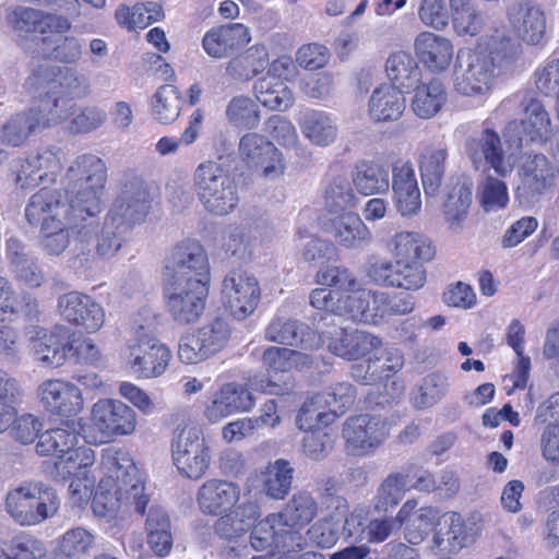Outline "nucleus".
Returning a JSON list of instances; mask_svg holds the SVG:
<instances>
[{
  "label": "nucleus",
  "instance_id": "f257e3e1",
  "mask_svg": "<svg viewBox=\"0 0 559 559\" xmlns=\"http://www.w3.org/2000/svg\"><path fill=\"white\" fill-rule=\"evenodd\" d=\"M107 179L105 163L94 154L76 156L68 167L63 186L74 211L93 218L102 212V197Z\"/></svg>",
  "mask_w": 559,
  "mask_h": 559
},
{
  "label": "nucleus",
  "instance_id": "f03ea898",
  "mask_svg": "<svg viewBox=\"0 0 559 559\" xmlns=\"http://www.w3.org/2000/svg\"><path fill=\"white\" fill-rule=\"evenodd\" d=\"M99 219L74 211L71 215L46 223L41 231V246L49 255L61 254L70 245L71 234L75 235L74 264L88 266L93 258L92 241L98 230Z\"/></svg>",
  "mask_w": 559,
  "mask_h": 559
},
{
  "label": "nucleus",
  "instance_id": "7ed1b4c3",
  "mask_svg": "<svg viewBox=\"0 0 559 559\" xmlns=\"http://www.w3.org/2000/svg\"><path fill=\"white\" fill-rule=\"evenodd\" d=\"M193 188L203 207L214 215L230 213L238 203L237 185L222 164L206 160L193 173Z\"/></svg>",
  "mask_w": 559,
  "mask_h": 559
},
{
  "label": "nucleus",
  "instance_id": "20e7f679",
  "mask_svg": "<svg viewBox=\"0 0 559 559\" xmlns=\"http://www.w3.org/2000/svg\"><path fill=\"white\" fill-rule=\"evenodd\" d=\"M99 469L103 474L100 484L118 486V491H126V499L134 506V510L144 514L148 504V496L144 492L139 469L128 452L107 448L102 452Z\"/></svg>",
  "mask_w": 559,
  "mask_h": 559
},
{
  "label": "nucleus",
  "instance_id": "39448f33",
  "mask_svg": "<svg viewBox=\"0 0 559 559\" xmlns=\"http://www.w3.org/2000/svg\"><path fill=\"white\" fill-rule=\"evenodd\" d=\"M60 506L53 488L43 483L27 484L7 495L8 513L21 525H37L52 518Z\"/></svg>",
  "mask_w": 559,
  "mask_h": 559
},
{
  "label": "nucleus",
  "instance_id": "423d86ee",
  "mask_svg": "<svg viewBox=\"0 0 559 559\" xmlns=\"http://www.w3.org/2000/svg\"><path fill=\"white\" fill-rule=\"evenodd\" d=\"M136 425L138 416L132 407L120 400L102 399L91 412L90 429L93 435L85 438L96 444L106 443L117 437L132 435Z\"/></svg>",
  "mask_w": 559,
  "mask_h": 559
},
{
  "label": "nucleus",
  "instance_id": "0eeeda50",
  "mask_svg": "<svg viewBox=\"0 0 559 559\" xmlns=\"http://www.w3.org/2000/svg\"><path fill=\"white\" fill-rule=\"evenodd\" d=\"M390 426L385 418L360 414L348 417L342 428L345 451L352 456H369L388 439Z\"/></svg>",
  "mask_w": 559,
  "mask_h": 559
},
{
  "label": "nucleus",
  "instance_id": "6e6552de",
  "mask_svg": "<svg viewBox=\"0 0 559 559\" xmlns=\"http://www.w3.org/2000/svg\"><path fill=\"white\" fill-rule=\"evenodd\" d=\"M164 282L210 284L211 273L207 254L200 242L183 240L177 243L166 260Z\"/></svg>",
  "mask_w": 559,
  "mask_h": 559
},
{
  "label": "nucleus",
  "instance_id": "1a4fd4ad",
  "mask_svg": "<svg viewBox=\"0 0 559 559\" xmlns=\"http://www.w3.org/2000/svg\"><path fill=\"white\" fill-rule=\"evenodd\" d=\"M171 453L174 464L188 478H201L210 466V449L197 427H178L174 431Z\"/></svg>",
  "mask_w": 559,
  "mask_h": 559
},
{
  "label": "nucleus",
  "instance_id": "9d476101",
  "mask_svg": "<svg viewBox=\"0 0 559 559\" xmlns=\"http://www.w3.org/2000/svg\"><path fill=\"white\" fill-rule=\"evenodd\" d=\"M498 73L484 52H459L453 72L454 90L463 96L486 95L492 90Z\"/></svg>",
  "mask_w": 559,
  "mask_h": 559
},
{
  "label": "nucleus",
  "instance_id": "9b49d317",
  "mask_svg": "<svg viewBox=\"0 0 559 559\" xmlns=\"http://www.w3.org/2000/svg\"><path fill=\"white\" fill-rule=\"evenodd\" d=\"M225 307L237 320H245L257 309L261 288L258 278L246 270H231L222 284Z\"/></svg>",
  "mask_w": 559,
  "mask_h": 559
},
{
  "label": "nucleus",
  "instance_id": "f8f14e48",
  "mask_svg": "<svg viewBox=\"0 0 559 559\" xmlns=\"http://www.w3.org/2000/svg\"><path fill=\"white\" fill-rule=\"evenodd\" d=\"M167 309L179 324H190L199 320L205 308L209 285L197 282H164Z\"/></svg>",
  "mask_w": 559,
  "mask_h": 559
},
{
  "label": "nucleus",
  "instance_id": "ddd939ff",
  "mask_svg": "<svg viewBox=\"0 0 559 559\" xmlns=\"http://www.w3.org/2000/svg\"><path fill=\"white\" fill-rule=\"evenodd\" d=\"M518 105L523 111L521 124L526 136L531 141L546 143L552 136V126L543 102L531 91H524L504 98L497 110L508 114Z\"/></svg>",
  "mask_w": 559,
  "mask_h": 559
},
{
  "label": "nucleus",
  "instance_id": "4468645a",
  "mask_svg": "<svg viewBox=\"0 0 559 559\" xmlns=\"http://www.w3.org/2000/svg\"><path fill=\"white\" fill-rule=\"evenodd\" d=\"M151 202L148 183L140 177H131L123 182L121 191L107 215L121 221L133 229L145 218Z\"/></svg>",
  "mask_w": 559,
  "mask_h": 559
},
{
  "label": "nucleus",
  "instance_id": "2eb2a0df",
  "mask_svg": "<svg viewBox=\"0 0 559 559\" xmlns=\"http://www.w3.org/2000/svg\"><path fill=\"white\" fill-rule=\"evenodd\" d=\"M58 311L60 316L69 323L94 333L98 331L105 322V310L91 296L70 292L58 298Z\"/></svg>",
  "mask_w": 559,
  "mask_h": 559
},
{
  "label": "nucleus",
  "instance_id": "dca6fc26",
  "mask_svg": "<svg viewBox=\"0 0 559 559\" xmlns=\"http://www.w3.org/2000/svg\"><path fill=\"white\" fill-rule=\"evenodd\" d=\"M239 155L248 166L261 169L264 177L276 178L284 173L281 152L261 134H245L239 142Z\"/></svg>",
  "mask_w": 559,
  "mask_h": 559
},
{
  "label": "nucleus",
  "instance_id": "f3484780",
  "mask_svg": "<svg viewBox=\"0 0 559 559\" xmlns=\"http://www.w3.org/2000/svg\"><path fill=\"white\" fill-rule=\"evenodd\" d=\"M28 85L36 90H58L73 100L75 97L85 96L88 86L83 76L71 68H60L49 63L36 68L27 80Z\"/></svg>",
  "mask_w": 559,
  "mask_h": 559
},
{
  "label": "nucleus",
  "instance_id": "a211bd4d",
  "mask_svg": "<svg viewBox=\"0 0 559 559\" xmlns=\"http://www.w3.org/2000/svg\"><path fill=\"white\" fill-rule=\"evenodd\" d=\"M466 152L476 169L488 165L502 177L512 170V166L506 157L501 139L491 129H485L479 134L469 138L466 142Z\"/></svg>",
  "mask_w": 559,
  "mask_h": 559
},
{
  "label": "nucleus",
  "instance_id": "6ab92c4d",
  "mask_svg": "<svg viewBox=\"0 0 559 559\" xmlns=\"http://www.w3.org/2000/svg\"><path fill=\"white\" fill-rule=\"evenodd\" d=\"M171 352L155 338H142L129 345L128 364L140 378H155L163 374L170 361Z\"/></svg>",
  "mask_w": 559,
  "mask_h": 559
},
{
  "label": "nucleus",
  "instance_id": "aec40b11",
  "mask_svg": "<svg viewBox=\"0 0 559 559\" xmlns=\"http://www.w3.org/2000/svg\"><path fill=\"white\" fill-rule=\"evenodd\" d=\"M392 191L395 207L402 216L412 217L420 212V190L409 160L399 159L392 165Z\"/></svg>",
  "mask_w": 559,
  "mask_h": 559
},
{
  "label": "nucleus",
  "instance_id": "412c9836",
  "mask_svg": "<svg viewBox=\"0 0 559 559\" xmlns=\"http://www.w3.org/2000/svg\"><path fill=\"white\" fill-rule=\"evenodd\" d=\"M507 19L523 41L537 45L546 33V16L540 7L531 0H518L507 9Z\"/></svg>",
  "mask_w": 559,
  "mask_h": 559
},
{
  "label": "nucleus",
  "instance_id": "4be33fe9",
  "mask_svg": "<svg viewBox=\"0 0 559 559\" xmlns=\"http://www.w3.org/2000/svg\"><path fill=\"white\" fill-rule=\"evenodd\" d=\"M8 22L19 33L64 34L71 29V22L66 16L45 13L41 10L16 7L8 14Z\"/></svg>",
  "mask_w": 559,
  "mask_h": 559
},
{
  "label": "nucleus",
  "instance_id": "5701e85b",
  "mask_svg": "<svg viewBox=\"0 0 559 559\" xmlns=\"http://www.w3.org/2000/svg\"><path fill=\"white\" fill-rule=\"evenodd\" d=\"M38 397L43 406L51 414L74 416L83 409L80 389L63 380H46L38 388Z\"/></svg>",
  "mask_w": 559,
  "mask_h": 559
},
{
  "label": "nucleus",
  "instance_id": "b1692460",
  "mask_svg": "<svg viewBox=\"0 0 559 559\" xmlns=\"http://www.w3.org/2000/svg\"><path fill=\"white\" fill-rule=\"evenodd\" d=\"M323 337L328 341V347L333 354L348 360L366 356L381 346V340L378 336L360 330L347 331L343 328H334L333 332L324 331Z\"/></svg>",
  "mask_w": 559,
  "mask_h": 559
},
{
  "label": "nucleus",
  "instance_id": "393cba45",
  "mask_svg": "<svg viewBox=\"0 0 559 559\" xmlns=\"http://www.w3.org/2000/svg\"><path fill=\"white\" fill-rule=\"evenodd\" d=\"M251 40L250 31L240 23H230L207 31L202 46L205 52L216 59L228 58Z\"/></svg>",
  "mask_w": 559,
  "mask_h": 559
},
{
  "label": "nucleus",
  "instance_id": "a878e982",
  "mask_svg": "<svg viewBox=\"0 0 559 559\" xmlns=\"http://www.w3.org/2000/svg\"><path fill=\"white\" fill-rule=\"evenodd\" d=\"M73 212L72 202L68 198L67 202H63L58 190L43 188L29 199L25 207V217L31 225H40L43 228L46 223L64 218Z\"/></svg>",
  "mask_w": 559,
  "mask_h": 559
},
{
  "label": "nucleus",
  "instance_id": "bb28decb",
  "mask_svg": "<svg viewBox=\"0 0 559 559\" xmlns=\"http://www.w3.org/2000/svg\"><path fill=\"white\" fill-rule=\"evenodd\" d=\"M476 532L457 512L442 514L435 528L433 544L441 550L456 552L473 544Z\"/></svg>",
  "mask_w": 559,
  "mask_h": 559
},
{
  "label": "nucleus",
  "instance_id": "cd10ccee",
  "mask_svg": "<svg viewBox=\"0 0 559 559\" xmlns=\"http://www.w3.org/2000/svg\"><path fill=\"white\" fill-rule=\"evenodd\" d=\"M386 293L360 288L354 294L344 296V308L353 320L378 324L386 319L385 313Z\"/></svg>",
  "mask_w": 559,
  "mask_h": 559
},
{
  "label": "nucleus",
  "instance_id": "c85d7f7f",
  "mask_svg": "<svg viewBox=\"0 0 559 559\" xmlns=\"http://www.w3.org/2000/svg\"><path fill=\"white\" fill-rule=\"evenodd\" d=\"M335 242L347 249H359L371 242L372 235L358 214L353 211L337 214L325 225Z\"/></svg>",
  "mask_w": 559,
  "mask_h": 559
},
{
  "label": "nucleus",
  "instance_id": "c756f323",
  "mask_svg": "<svg viewBox=\"0 0 559 559\" xmlns=\"http://www.w3.org/2000/svg\"><path fill=\"white\" fill-rule=\"evenodd\" d=\"M253 404L252 394L245 386L227 383L213 395L205 416L211 423H217L235 413L249 411Z\"/></svg>",
  "mask_w": 559,
  "mask_h": 559
},
{
  "label": "nucleus",
  "instance_id": "7c9ffc66",
  "mask_svg": "<svg viewBox=\"0 0 559 559\" xmlns=\"http://www.w3.org/2000/svg\"><path fill=\"white\" fill-rule=\"evenodd\" d=\"M414 46L418 59L431 71H443L452 61L453 46L443 36L423 32L416 37Z\"/></svg>",
  "mask_w": 559,
  "mask_h": 559
},
{
  "label": "nucleus",
  "instance_id": "2f4dec72",
  "mask_svg": "<svg viewBox=\"0 0 559 559\" xmlns=\"http://www.w3.org/2000/svg\"><path fill=\"white\" fill-rule=\"evenodd\" d=\"M46 90L45 96L29 107L43 131L66 121L74 114L75 107L73 100L58 90Z\"/></svg>",
  "mask_w": 559,
  "mask_h": 559
},
{
  "label": "nucleus",
  "instance_id": "473e14b6",
  "mask_svg": "<svg viewBox=\"0 0 559 559\" xmlns=\"http://www.w3.org/2000/svg\"><path fill=\"white\" fill-rule=\"evenodd\" d=\"M43 132L31 108L15 112L0 126V143L9 147H23Z\"/></svg>",
  "mask_w": 559,
  "mask_h": 559
},
{
  "label": "nucleus",
  "instance_id": "72a5a7b5",
  "mask_svg": "<svg viewBox=\"0 0 559 559\" xmlns=\"http://www.w3.org/2000/svg\"><path fill=\"white\" fill-rule=\"evenodd\" d=\"M557 173L545 155H530L522 166V188L531 197L542 195L554 186Z\"/></svg>",
  "mask_w": 559,
  "mask_h": 559
},
{
  "label": "nucleus",
  "instance_id": "f704fd0d",
  "mask_svg": "<svg viewBox=\"0 0 559 559\" xmlns=\"http://www.w3.org/2000/svg\"><path fill=\"white\" fill-rule=\"evenodd\" d=\"M259 516L258 504L251 501L245 502L216 520L214 531L223 539L235 540L250 531Z\"/></svg>",
  "mask_w": 559,
  "mask_h": 559
},
{
  "label": "nucleus",
  "instance_id": "c9c22d12",
  "mask_svg": "<svg viewBox=\"0 0 559 559\" xmlns=\"http://www.w3.org/2000/svg\"><path fill=\"white\" fill-rule=\"evenodd\" d=\"M299 127L302 135L316 146H329L337 139V124L325 111L307 110L299 119Z\"/></svg>",
  "mask_w": 559,
  "mask_h": 559
},
{
  "label": "nucleus",
  "instance_id": "e433bc0d",
  "mask_svg": "<svg viewBox=\"0 0 559 559\" xmlns=\"http://www.w3.org/2000/svg\"><path fill=\"white\" fill-rule=\"evenodd\" d=\"M147 544L158 556L165 557L173 547L171 522L167 511L157 504H152L145 520Z\"/></svg>",
  "mask_w": 559,
  "mask_h": 559
},
{
  "label": "nucleus",
  "instance_id": "4c0bfd02",
  "mask_svg": "<svg viewBox=\"0 0 559 559\" xmlns=\"http://www.w3.org/2000/svg\"><path fill=\"white\" fill-rule=\"evenodd\" d=\"M448 151L441 146H427L419 160V169L425 194L436 197L439 193L445 174Z\"/></svg>",
  "mask_w": 559,
  "mask_h": 559
},
{
  "label": "nucleus",
  "instance_id": "58836bf2",
  "mask_svg": "<svg viewBox=\"0 0 559 559\" xmlns=\"http://www.w3.org/2000/svg\"><path fill=\"white\" fill-rule=\"evenodd\" d=\"M239 489L233 483L212 479L202 485L198 501L203 512L217 514L238 500Z\"/></svg>",
  "mask_w": 559,
  "mask_h": 559
},
{
  "label": "nucleus",
  "instance_id": "ea45409f",
  "mask_svg": "<svg viewBox=\"0 0 559 559\" xmlns=\"http://www.w3.org/2000/svg\"><path fill=\"white\" fill-rule=\"evenodd\" d=\"M405 110V98L401 90L384 84L376 88L369 100V114L377 121L397 120Z\"/></svg>",
  "mask_w": 559,
  "mask_h": 559
},
{
  "label": "nucleus",
  "instance_id": "a19ab883",
  "mask_svg": "<svg viewBox=\"0 0 559 559\" xmlns=\"http://www.w3.org/2000/svg\"><path fill=\"white\" fill-rule=\"evenodd\" d=\"M472 204V189L465 183L457 182L447 192L441 210L449 228L459 233L468 215Z\"/></svg>",
  "mask_w": 559,
  "mask_h": 559
},
{
  "label": "nucleus",
  "instance_id": "79ce46f5",
  "mask_svg": "<svg viewBox=\"0 0 559 559\" xmlns=\"http://www.w3.org/2000/svg\"><path fill=\"white\" fill-rule=\"evenodd\" d=\"M79 443V433L74 421L64 426L49 429L39 436L36 452L40 455H56L58 461L63 459Z\"/></svg>",
  "mask_w": 559,
  "mask_h": 559
},
{
  "label": "nucleus",
  "instance_id": "37998d69",
  "mask_svg": "<svg viewBox=\"0 0 559 559\" xmlns=\"http://www.w3.org/2000/svg\"><path fill=\"white\" fill-rule=\"evenodd\" d=\"M396 259L417 262L429 261L435 255L430 240L421 233L400 231L390 242Z\"/></svg>",
  "mask_w": 559,
  "mask_h": 559
},
{
  "label": "nucleus",
  "instance_id": "c03bdc74",
  "mask_svg": "<svg viewBox=\"0 0 559 559\" xmlns=\"http://www.w3.org/2000/svg\"><path fill=\"white\" fill-rule=\"evenodd\" d=\"M385 72L392 86L401 91L413 88L420 81V69L417 61L405 51H397L389 56L385 62Z\"/></svg>",
  "mask_w": 559,
  "mask_h": 559
},
{
  "label": "nucleus",
  "instance_id": "a18cd8bd",
  "mask_svg": "<svg viewBox=\"0 0 559 559\" xmlns=\"http://www.w3.org/2000/svg\"><path fill=\"white\" fill-rule=\"evenodd\" d=\"M414 92L412 109L421 119L436 116L447 102L445 87L439 79L416 86Z\"/></svg>",
  "mask_w": 559,
  "mask_h": 559
},
{
  "label": "nucleus",
  "instance_id": "49530a36",
  "mask_svg": "<svg viewBox=\"0 0 559 559\" xmlns=\"http://www.w3.org/2000/svg\"><path fill=\"white\" fill-rule=\"evenodd\" d=\"M253 91L257 99L272 110L284 111L294 103V95L290 88L274 76L265 75L259 79Z\"/></svg>",
  "mask_w": 559,
  "mask_h": 559
},
{
  "label": "nucleus",
  "instance_id": "de8ad7c7",
  "mask_svg": "<svg viewBox=\"0 0 559 559\" xmlns=\"http://www.w3.org/2000/svg\"><path fill=\"white\" fill-rule=\"evenodd\" d=\"M182 104L179 90L173 84H164L151 97V115L157 122L170 124L179 117Z\"/></svg>",
  "mask_w": 559,
  "mask_h": 559
},
{
  "label": "nucleus",
  "instance_id": "09e8293b",
  "mask_svg": "<svg viewBox=\"0 0 559 559\" xmlns=\"http://www.w3.org/2000/svg\"><path fill=\"white\" fill-rule=\"evenodd\" d=\"M269 64V51L264 45L250 47L245 53L233 58L226 68V72L236 80L249 81L266 68Z\"/></svg>",
  "mask_w": 559,
  "mask_h": 559
},
{
  "label": "nucleus",
  "instance_id": "8fccbe9b",
  "mask_svg": "<svg viewBox=\"0 0 559 559\" xmlns=\"http://www.w3.org/2000/svg\"><path fill=\"white\" fill-rule=\"evenodd\" d=\"M115 16L118 24L128 29H143L164 19V11L159 3L147 1L136 3L132 8L121 4L116 10Z\"/></svg>",
  "mask_w": 559,
  "mask_h": 559
},
{
  "label": "nucleus",
  "instance_id": "3c124183",
  "mask_svg": "<svg viewBox=\"0 0 559 559\" xmlns=\"http://www.w3.org/2000/svg\"><path fill=\"white\" fill-rule=\"evenodd\" d=\"M8 255L19 281L32 288L39 287L44 283L43 271L36 261L27 255L25 248L19 241L11 239L8 242Z\"/></svg>",
  "mask_w": 559,
  "mask_h": 559
},
{
  "label": "nucleus",
  "instance_id": "603ef678",
  "mask_svg": "<svg viewBox=\"0 0 559 559\" xmlns=\"http://www.w3.org/2000/svg\"><path fill=\"white\" fill-rule=\"evenodd\" d=\"M353 182L364 195L383 193L389 190V174L384 167L374 162H361L356 166Z\"/></svg>",
  "mask_w": 559,
  "mask_h": 559
},
{
  "label": "nucleus",
  "instance_id": "864d4df0",
  "mask_svg": "<svg viewBox=\"0 0 559 559\" xmlns=\"http://www.w3.org/2000/svg\"><path fill=\"white\" fill-rule=\"evenodd\" d=\"M31 345L35 358L47 366H60L67 358V344L53 332L39 329Z\"/></svg>",
  "mask_w": 559,
  "mask_h": 559
},
{
  "label": "nucleus",
  "instance_id": "5fc2aeb1",
  "mask_svg": "<svg viewBox=\"0 0 559 559\" xmlns=\"http://www.w3.org/2000/svg\"><path fill=\"white\" fill-rule=\"evenodd\" d=\"M294 468L287 460L278 459L270 463L263 473V491L272 499H284L293 483Z\"/></svg>",
  "mask_w": 559,
  "mask_h": 559
},
{
  "label": "nucleus",
  "instance_id": "6e6d98bb",
  "mask_svg": "<svg viewBox=\"0 0 559 559\" xmlns=\"http://www.w3.org/2000/svg\"><path fill=\"white\" fill-rule=\"evenodd\" d=\"M132 228L115 217L106 216L95 246V254L100 258L114 257L128 240Z\"/></svg>",
  "mask_w": 559,
  "mask_h": 559
},
{
  "label": "nucleus",
  "instance_id": "4d7b16f0",
  "mask_svg": "<svg viewBox=\"0 0 559 559\" xmlns=\"http://www.w3.org/2000/svg\"><path fill=\"white\" fill-rule=\"evenodd\" d=\"M357 201L352 183L345 175H337L330 180L324 193V204L330 213L352 211L356 207Z\"/></svg>",
  "mask_w": 559,
  "mask_h": 559
},
{
  "label": "nucleus",
  "instance_id": "13d9d810",
  "mask_svg": "<svg viewBox=\"0 0 559 559\" xmlns=\"http://www.w3.org/2000/svg\"><path fill=\"white\" fill-rule=\"evenodd\" d=\"M406 478L407 475L393 472L380 483L372 499L373 509L377 512H386L402 501L407 490Z\"/></svg>",
  "mask_w": 559,
  "mask_h": 559
},
{
  "label": "nucleus",
  "instance_id": "bf43d9fd",
  "mask_svg": "<svg viewBox=\"0 0 559 559\" xmlns=\"http://www.w3.org/2000/svg\"><path fill=\"white\" fill-rule=\"evenodd\" d=\"M22 396L23 391L17 381L0 370V433L12 426L16 415L15 405Z\"/></svg>",
  "mask_w": 559,
  "mask_h": 559
},
{
  "label": "nucleus",
  "instance_id": "052dcab7",
  "mask_svg": "<svg viewBox=\"0 0 559 559\" xmlns=\"http://www.w3.org/2000/svg\"><path fill=\"white\" fill-rule=\"evenodd\" d=\"M485 56L493 63L495 69L500 72L507 70L521 53V45L504 33H497L487 43Z\"/></svg>",
  "mask_w": 559,
  "mask_h": 559
},
{
  "label": "nucleus",
  "instance_id": "680f3d73",
  "mask_svg": "<svg viewBox=\"0 0 559 559\" xmlns=\"http://www.w3.org/2000/svg\"><path fill=\"white\" fill-rule=\"evenodd\" d=\"M318 513V504L308 492L295 493L285 506L283 518L287 525H306L310 523Z\"/></svg>",
  "mask_w": 559,
  "mask_h": 559
},
{
  "label": "nucleus",
  "instance_id": "e2e57ef3",
  "mask_svg": "<svg viewBox=\"0 0 559 559\" xmlns=\"http://www.w3.org/2000/svg\"><path fill=\"white\" fill-rule=\"evenodd\" d=\"M355 395V389L349 382H338L316 394V403H322L336 418L354 403Z\"/></svg>",
  "mask_w": 559,
  "mask_h": 559
},
{
  "label": "nucleus",
  "instance_id": "0e129e2a",
  "mask_svg": "<svg viewBox=\"0 0 559 559\" xmlns=\"http://www.w3.org/2000/svg\"><path fill=\"white\" fill-rule=\"evenodd\" d=\"M393 267L392 281H390L391 287L417 290L424 286L426 271L420 262L396 259Z\"/></svg>",
  "mask_w": 559,
  "mask_h": 559
},
{
  "label": "nucleus",
  "instance_id": "69168bd1",
  "mask_svg": "<svg viewBox=\"0 0 559 559\" xmlns=\"http://www.w3.org/2000/svg\"><path fill=\"white\" fill-rule=\"evenodd\" d=\"M197 333L202 345L212 357L226 347L231 335V329L227 321L216 318L200 328Z\"/></svg>",
  "mask_w": 559,
  "mask_h": 559
},
{
  "label": "nucleus",
  "instance_id": "338daca9",
  "mask_svg": "<svg viewBox=\"0 0 559 559\" xmlns=\"http://www.w3.org/2000/svg\"><path fill=\"white\" fill-rule=\"evenodd\" d=\"M226 116L233 124L247 129H254L260 122L258 107L247 96L234 97L226 108Z\"/></svg>",
  "mask_w": 559,
  "mask_h": 559
},
{
  "label": "nucleus",
  "instance_id": "774afa93",
  "mask_svg": "<svg viewBox=\"0 0 559 559\" xmlns=\"http://www.w3.org/2000/svg\"><path fill=\"white\" fill-rule=\"evenodd\" d=\"M317 282L320 285L335 287L348 294H354L361 288L360 283L352 271L337 265L321 267L317 272Z\"/></svg>",
  "mask_w": 559,
  "mask_h": 559
}]
</instances>
